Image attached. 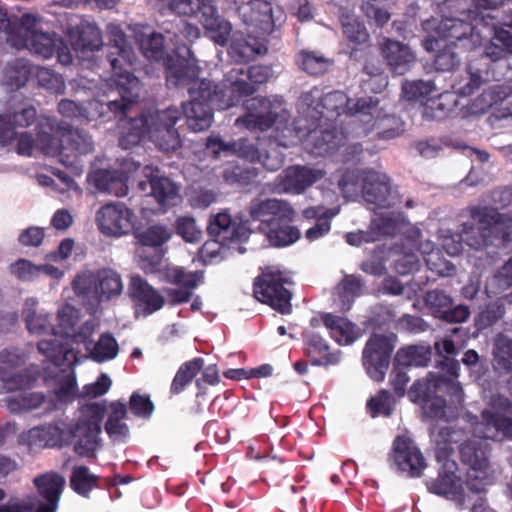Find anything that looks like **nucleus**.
<instances>
[{
	"label": "nucleus",
	"instance_id": "obj_17",
	"mask_svg": "<svg viewBox=\"0 0 512 512\" xmlns=\"http://www.w3.org/2000/svg\"><path fill=\"white\" fill-rule=\"evenodd\" d=\"M107 34L116 49L117 57H111L110 64L112 76L102 83L110 94H117L124 99L137 100L139 97V80L130 73L127 67H131L134 61V53L126 42V36L119 24L107 25Z\"/></svg>",
	"mask_w": 512,
	"mask_h": 512
},
{
	"label": "nucleus",
	"instance_id": "obj_20",
	"mask_svg": "<svg viewBox=\"0 0 512 512\" xmlns=\"http://www.w3.org/2000/svg\"><path fill=\"white\" fill-rule=\"evenodd\" d=\"M292 280L288 272L278 267H267L254 282V296L282 314L291 310Z\"/></svg>",
	"mask_w": 512,
	"mask_h": 512
},
{
	"label": "nucleus",
	"instance_id": "obj_8",
	"mask_svg": "<svg viewBox=\"0 0 512 512\" xmlns=\"http://www.w3.org/2000/svg\"><path fill=\"white\" fill-rule=\"evenodd\" d=\"M472 224H464L461 234L441 235V245L450 256L458 255L462 242L479 249L493 243V238L502 244L512 242V217L498 213L495 209L476 207L471 210Z\"/></svg>",
	"mask_w": 512,
	"mask_h": 512
},
{
	"label": "nucleus",
	"instance_id": "obj_47",
	"mask_svg": "<svg viewBox=\"0 0 512 512\" xmlns=\"http://www.w3.org/2000/svg\"><path fill=\"white\" fill-rule=\"evenodd\" d=\"M431 357V350L424 345H411L398 350L395 361L402 367L426 366Z\"/></svg>",
	"mask_w": 512,
	"mask_h": 512
},
{
	"label": "nucleus",
	"instance_id": "obj_60",
	"mask_svg": "<svg viewBox=\"0 0 512 512\" xmlns=\"http://www.w3.org/2000/svg\"><path fill=\"white\" fill-rule=\"evenodd\" d=\"M129 408L135 416L145 419L149 418L154 411V405L150 400V397L138 392H134L131 395Z\"/></svg>",
	"mask_w": 512,
	"mask_h": 512
},
{
	"label": "nucleus",
	"instance_id": "obj_58",
	"mask_svg": "<svg viewBox=\"0 0 512 512\" xmlns=\"http://www.w3.org/2000/svg\"><path fill=\"white\" fill-rule=\"evenodd\" d=\"M176 233L189 243L199 242L202 238V231L191 216H180L175 222Z\"/></svg>",
	"mask_w": 512,
	"mask_h": 512
},
{
	"label": "nucleus",
	"instance_id": "obj_35",
	"mask_svg": "<svg viewBox=\"0 0 512 512\" xmlns=\"http://www.w3.org/2000/svg\"><path fill=\"white\" fill-rule=\"evenodd\" d=\"M393 460L397 468L411 477H419L426 467L425 459L415 443L398 436L393 443Z\"/></svg>",
	"mask_w": 512,
	"mask_h": 512
},
{
	"label": "nucleus",
	"instance_id": "obj_28",
	"mask_svg": "<svg viewBox=\"0 0 512 512\" xmlns=\"http://www.w3.org/2000/svg\"><path fill=\"white\" fill-rule=\"evenodd\" d=\"M326 176V171L309 165H292L275 179L274 192L292 195L303 194L309 187Z\"/></svg>",
	"mask_w": 512,
	"mask_h": 512
},
{
	"label": "nucleus",
	"instance_id": "obj_15",
	"mask_svg": "<svg viewBox=\"0 0 512 512\" xmlns=\"http://www.w3.org/2000/svg\"><path fill=\"white\" fill-rule=\"evenodd\" d=\"M338 186L345 198L353 199L361 192L364 200L379 210L394 208L400 203V197L391 189L387 175L379 171H347Z\"/></svg>",
	"mask_w": 512,
	"mask_h": 512
},
{
	"label": "nucleus",
	"instance_id": "obj_40",
	"mask_svg": "<svg viewBox=\"0 0 512 512\" xmlns=\"http://www.w3.org/2000/svg\"><path fill=\"white\" fill-rule=\"evenodd\" d=\"M199 21L205 34L220 46H225L232 31L231 23L219 15L213 4H204L199 7Z\"/></svg>",
	"mask_w": 512,
	"mask_h": 512
},
{
	"label": "nucleus",
	"instance_id": "obj_46",
	"mask_svg": "<svg viewBox=\"0 0 512 512\" xmlns=\"http://www.w3.org/2000/svg\"><path fill=\"white\" fill-rule=\"evenodd\" d=\"M362 283L359 277L347 275L335 287L334 302L341 310H349L356 297L361 294Z\"/></svg>",
	"mask_w": 512,
	"mask_h": 512
},
{
	"label": "nucleus",
	"instance_id": "obj_63",
	"mask_svg": "<svg viewBox=\"0 0 512 512\" xmlns=\"http://www.w3.org/2000/svg\"><path fill=\"white\" fill-rule=\"evenodd\" d=\"M426 304L431 308L433 313L442 318L447 308L452 305V299L443 291H429L425 296Z\"/></svg>",
	"mask_w": 512,
	"mask_h": 512
},
{
	"label": "nucleus",
	"instance_id": "obj_33",
	"mask_svg": "<svg viewBox=\"0 0 512 512\" xmlns=\"http://www.w3.org/2000/svg\"><path fill=\"white\" fill-rule=\"evenodd\" d=\"M96 325L93 321H86L80 328L77 339H79L78 346L83 345L87 356L93 361L102 363L114 359L118 354V343L115 338L110 334H102L98 341L93 343L90 338L92 337Z\"/></svg>",
	"mask_w": 512,
	"mask_h": 512
},
{
	"label": "nucleus",
	"instance_id": "obj_22",
	"mask_svg": "<svg viewBox=\"0 0 512 512\" xmlns=\"http://www.w3.org/2000/svg\"><path fill=\"white\" fill-rule=\"evenodd\" d=\"M73 288L80 296L103 301L119 296L122 293L123 284L116 271L101 269L78 274L73 281Z\"/></svg>",
	"mask_w": 512,
	"mask_h": 512
},
{
	"label": "nucleus",
	"instance_id": "obj_34",
	"mask_svg": "<svg viewBox=\"0 0 512 512\" xmlns=\"http://www.w3.org/2000/svg\"><path fill=\"white\" fill-rule=\"evenodd\" d=\"M58 324L55 326L54 340L57 341L58 355L62 357L60 353L61 344L64 349H73L77 353V363L80 361L82 356L80 355L78 347L79 339L78 334L80 328L83 326H77L79 321V311L69 304L63 305L57 313Z\"/></svg>",
	"mask_w": 512,
	"mask_h": 512
},
{
	"label": "nucleus",
	"instance_id": "obj_52",
	"mask_svg": "<svg viewBox=\"0 0 512 512\" xmlns=\"http://www.w3.org/2000/svg\"><path fill=\"white\" fill-rule=\"evenodd\" d=\"M512 285V258L509 259L486 285L488 294L496 295L498 292L509 288ZM503 300L512 304V292L504 296Z\"/></svg>",
	"mask_w": 512,
	"mask_h": 512
},
{
	"label": "nucleus",
	"instance_id": "obj_39",
	"mask_svg": "<svg viewBox=\"0 0 512 512\" xmlns=\"http://www.w3.org/2000/svg\"><path fill=\"white\" fill-rule=\"evenodd\" d=\"M129 292L136 312L144 316L159 310L164 304V298L140 276L131 277Z\"/></svg>",
	"mask_w": 512,
	"mask_h": 512
},
{
	"label": "nucleus",
	"instance_id": "obj_27",
	"mask_svg": "<svg viewBox=\"0 0 512 512\" xmlns=\"http://www.w3.org/2000/svg\"><path fill=\"white\" fill-rule=\"evenodd\" d=\"M139 169V164L131 159H123L118 169H98L91 172L88 181L99 192L124 197L128 194L130 175Z\"/></svg>",
	"mask_w": 512,
	"mask_h": 512
},
{
	"label": "nucleus",
	"instance_id": "obj_10",
	"mask_svg": "<svg viewBox=\"0 0 512 512\" xmlns=\"http://www.w3.org/2000/svg\"><path fill=\"white\" fill-rule=\"evenodd\" d=\"M41 18L34 14H24L19 23L11 22L7 11L0 3V30L7 34V41L17 49H28L44 59L51 58L55 53L62 65L72 63V54L61 38L41 31Z\"/></svg>",
	"mask_w": 512,
	"mask_h": 512
},
{
	"label": "nucleus",
	"instance_id": "obj_61",
	"mask_svg": "<svg viewBox=\"0 0 512 512\" xmlns=\"http://www.w3.org/2000/svg\"><path fill=\"white\" fill-rule=\"evenodd\" d=\"M10 272L21 281H32L40 276L39 265L26 259H19L10 265Z\"/></svg>",
	"mask_w": 512,
	"mask_h": 512
},
{
	"label": "nucleus",
	"instance_id": "obj_38",
	"mask_svg": "<svg viewBox=\"0 0 512 512\" xmlns=\"http://www.w3.org/2000/svg\"><path fill=\"white\" fill-rule=\"evenodd\" d=\"M143 174L149 180L151 195L161 207H171L178 203L180 200L179 185L170 178L159 175L158 169L153 166H145Z\"/></svg>",
	"mask_w": 512,
	"mask_h": 512
},
{
	"label": "nucleus",
	"instance_id": "obj_31",
	"mask_svg": "<svg viewBox=\"0 0 512 512\" xmlns=\"http://www.w3.org/2000/svg\"><path fill=\"white\" fill-rule=\"evenodd\" d=\"M457 464L453 460L445 459L435 479L427 481V488L431 493L453 501L460 509L465 507L466 495L460 478L456 475Z\"/></svg>",
	"mask_w": 512,
	"mask_h": 512
},
{
	"label": "nucleus",
	"instance_id": "obj_29",
	"mask_svg": "<svg viewBox=\"0 0 512 512\" xmlns=\"http://www.w3.org/2000/svg\"><path fill=\"white\" fill-rule=\"evenodd\" d=\"M248 212V223L259 222L258 229L265 232L269 227L278 223H290L295 217V211L289 202L282 199H253Z\"/></svg>",
	"mask_w": 512,
	"mask_h": 512
},
{
	"label": "nucleus",
	"instance_id": "obj_30",
	"mask_svg": "<svg viewBox=\"0 0 512 512\" xmlns=\"http://www.w3.org/2000/svg\"><path fill=\"white\" fill-rule=\"evenodd\" d=\"M170 236L169 230L161 225L150 226L137 233V238L142 244V247L137 250V256L139 265L145 273L160 272L163 267L162 256L157 250L151 252V248L161 246L169 240Z\"/></svg>",
	"mask_w": 512,
	"mask_h": 512
},
{
	"label": "nucleus",
	"instance_id": "obj_43",
	"mask_svg": "<svg viewBox=\"0 0 512 512\" xmlns=\"http://www.w3.org/2000/svg\"><path fill=\"white\" fill-rule=\"evenodd\" d=\"M127 416V407L124 402H111L108 406L105 431L113 442H126L129 437V428L124 422Z\"/></svg>",
	"mask_w": 512,
	"mask_h": 512
},
{
	"label": "nucleus",
	"instance_id": "obj_49",
	"mask_svg": "<svg viewBox=\"0 0 512 512\" xmlns=\"http://www.w3.org/2000/svg\"><path fill=\"white\" fill-rule=\"evenodd\" d=\"M164 275L168 282L189 290L195 289L204 278L202 271H187L179 266L166 268Z\"/></svg>",
	"mask_w": 512,
	"mask_h": 512
},
{
	"label": "nucleus",
	"instance_id": "obj_2",
	"mask_svg": "<svg viewBox=\"0 0 512 512\" xmlns=\"http://www.w3.org/2000/svg\"><path fill=\"white\" fill-rule=\"evenodd\" d=\"M245 114L235 120L237 127H244L248 130H267L270 127L275 128L273 139L268 142L269 150L263 154L260 149H264L265 142L257 139L252 142L248 139H239L232 143L224 142L219 136H210L206 142V149L214 156L221 153L225 155H237L250 162H259L267 170L275 171L279 169L284 156L277 151V147L287 148L281 144L284 135L289 136L285 126H289V112L285 102L280 96L270 97H252L244 102Z\"/></svg>",
	"mask_w": 512,
	"mask_h": 512
},
{
	"label": "nucleus",
	"instance_id": "obj_32",
	"mask_svg": "<svg viewBox=\"0 0 512 512\" xmlns=\"http://www.w3.org/2000/svg\"><path fill=\"white\" fill-rule=\"evenodd\" d=\"M401 226L400 214L392 211L375 213L368 231L347 233L345 238L350 245L359 246L363 243L378 241L385 236H393L400 231Z\"/></svg>",
	"mask_w": 512,
	"mask_h": 512
},
{
	"label": "nucleus",
	"instance_id": "obj_21",
	"mask_svg": "<svg viewBox=\"0 0 512 512\" xmlns=\"http://www.w3.org/2000/svg\"><path fill=\"white\" fill-rule=\"evenodd\" d=\"M34 484L43 501L26 503L22 500L12 499L0 506V512H56L65 478L55 472H48L34 479ZM5 492L0 488V501Z\"/></svg>",
	"mask_w": 512,
	"mask_h": 512
},
{
	"label": "nucleus",
	"instance_id": "obj_16",
	"mask_svg": "<svg viewBox=\"0 0 512 512\" xmlns=\"http://www.w3.org/2000/svg\"><path fill=\"white\" fill-rule=\"evenodd\" d=\"M259 11L246 6L239 7V14L247 25V38L235 34L229 49L233 59L246 62L257 55L266 53L265 36L273 31L272 7L268 2H261Z\"/></svg>",
	"mask_w": 512,
	"mask_h": 512
},
{
	"label": "nucleus",
	"instance_id": "obj_5",
	"mask_svg": "<svg viewBox=\"0 0 512 512\" xmlns=\"http://www.w3.org/2000/svg\"><path fill=\"white\" fill-rule=\"evenodd\" d=\"M272 76L269 66L253 65L248 68L238 65L229 70L221 84L214 86L202 79L188 89L190 101L183 105V113L188 127L194 131H203L212 123V108L227 109L234 106L241 97L252 95L255 84H262Z\"/></svg>",
	"mask_w": 512,
	"mask_h": 512
},
{
	"label": "nucleus",
	"instance_id": "obj_45",
	"mask_svg": "<svg viewBox=\"0 0 512 512\" xmlns=\"http://www.w3.org/2000/svg\"><path fill=\"white\" fill-rule=\"evenodd\" d=\"M305 350L314 365H332L340 360V352H330L326 341L317 334L306 336Z\"/></svg>",
	"mask_w": 512,
	"mask_h": 512
},
{
	"label": "nucleus",
	"instance_id": "obj_42",
	"mask_svg": "<svg viewBox=\"0 0 512 512\" xmlns=\"http://www.w3.org/2000/svg\"><path fill=\"white\" fill-rule=\"evenodd\" d=\"M322 321L331 338L340 345H350L362 335L361 329L344 317L327 313L322 316Z\"/></svg>",
	"mask_w": 512,
	"mask_h": 512
},
{
	"label": "nucleus",
	"instance_id": "obj_13",
	"mask_svg": "<svg viewBox=\"0 0 512 512\" xmlns=\"http://www.w3.org/2000/svg\"><path fill=\"white\" fill-rule=\"evenodd\" d=\"M135 39L145 58L152 61H163L167 70V83L173 86L189 85L197 79L199 68L197 61L188 46L177 48L175 57L164 58V38L162 34L153 32L145 25H135L133 28Z\"/></svg>",
	"mask_w": 512,
	"mask_h": 512
},
{
	"label": "nucleus",
	"instance_id": "obj_37",
	"mask_svg": "<svg viewBox=\"0 0 512 512\" xmlns=\"http://www.w3.org/2000/svg\"><path fill=\"white\" fill-rule=\"evenodd\" d=\"M379 50L389 69L397 75H404L416 62L414 51L397 40L383 38Z\"/></svg>",
	"mask_w": 512,
	"mask_h": 512
},
{
	"label": "nucleus",
	"instance_id": "obj_11",
	"mask_svg": "<svg viewBox=\"0 0 512 512\" xmlns=\"http://www.w3.org/2000/svg\"><path fill=\"white\" fill-rule=\"evenodd\" d=\"M485 37L489 39L482 50H475L469 59L466 70L453 75L452 89L459 96H470L491 77V63L512 54V36L496 24L485 27Z\"/></svg>",
	"mask_w": 512,
	"mask_h": 512
},
{
	"label": "nucleus",
	"instance_id": "obj_44",
	"mask_svg": "<svg viewBox=\"0 0 512 512\" xmlns=\"http://www.w3.org/2000/svg\"><path fill=\"white\" fill-rule=\"evenodd\" d=\"M510 96L507 95V89L504 86H493L487 90H484L470 105L469 114L470 115H478L484 113L488 108L492 107L500 103L501 110L497 117L501 118L500 115L502 113H508L511 111V108L508 104V98Z\"/></svg>",
	"mask_w": 512,
	"mask_h": 512
},
{
	"label": "nucleus",
	"instance_id": "obj_56",
	"mask_svg": "<svg viewBox=\"0 0 512 512\" xmlns=\"http://www.w3.org/2000/svg\"><path fill=\"white\" fill-rule=\"evenodd\" d=\"M343 33L354 44H363L368 41L369 35L365 26L353 16H342Z\"/></svg>",
	"mask_w": 512,
	"mask_h": 512
},
{
	"label": "nucleus",
	"instance_id": "obj_54",
	"mask_svg": "<svg viewBox=\"0 0 512 512\" xmlns=\"http://www.w3.org/2000/svg\"><path fill=\"white\" fill-rule=\"evenodd\" d=\"M436 88L431 81H406L402 85V95L409 101H423L426 97L435 92Z\"/></svg>",
	"mask_w": 512,
	"mask_h": 512
},
{
	"label": "nucleus",
	"instance_id": "obj_36",
	"mask_svg": "<svg viewBox=\"0 0 512 512\" xmlns=\"http://www.w3.org/2000/svg\"><path fill=\"white\" fill-rule=\"evenodd\" d=\"M208 233L219 241H244L248 238L251 228L248 221L232 217L228 211H221L211 216L208 225Z\"/></svg>",
	"mask_w": 512,
	"mask_h": 512
},
{
	"label": "nucleus",
	"instance_id": "obj_62",
	"mask_svg": "<svg viewBox=\"0 0 512 512\" xmlns=\"http://www.w3.org/2000/svg\"><path fill=\"white\" fill-rule=\"evenodd\" d=\"M425 263L429 270L439 276H451L455 273L454 265L444 259L439 250L429 253L428 257L425 258Z\"/></svg>",
	"mask_w": 512,
	"mask_h": 512
},
{
	"label": "nucleus",
	"instance_id": "obj_7",
	"mask_svg": "<svg viewBox=\"0 0 512 512\" xmlns=\"http://www.w3.org/2000/svg\"><path fill=\"white\" fill-rule=\"evenodd\" d=\"M104 406L99 403L85 405L74 426L69 430L63 422L50 423L31 428L18 437V443L28 446L31 450L60 446L72 436L76 439L74 451L84 457H92L100 447L99 435Z\"/></svg>",
	"mask_w": 512,
	"mask_h": 512
},
{
	"label": "nucleus",
	"instance_id": "obj_9",
	"mask_svg": "<svg viewBox=\"0 0 512 512\" xmlns=\"http://www.w3.org/2000/svg\"><path fill=\"white\" fill-rule=\"evenodd\" d=\"M458 361L445 357L442 370L446 376H437L432 373L426 379L416 381L408 391L409 399L414 403L422 404L424 414L431 419L448 421L455 417V408L447 405L439 395L432 394L448 392L453 403L460 405L463 401V391L456 379L459 376Z\"/></svg>",
	"mask_w": 512,
	"mask_h": 512
},
{
	"label": "nucleus",
	"instance_id": "obj_1",
	"mask_svg": "<svg viewBox=\"0 0 512 512\" xmlns=\"http://www.w3.org/2000/svg\"><path fill=\"white\" fill-rule=\"evenodd\" d=\"M320 98L317 88L303 93L299 104V117L292 125L285 126L289 136L284 135L281 144L293 146L301 143L303 148L314 156L332 155L342 151L343 161L361 160L363 151L359 144L350 143L347 135L335 128L330 130L331 122L345 115L346 125L355 136L367 135L374 129H382L380 138L392 139L400 134L399 128L385 127L397 124L398 119L384 112L379 107V100L373 97H362L357 100L349 99L345 93L334 91L326 94L314 106V100ZM344 123V121H341Z\"/></svg>",
	"mask_w": 512,
	"mask_h": 512
},
{
	"label": "nucleus",
	"instance_id": "obj_25",
	"mask_svg": "<svg viewBox=\"0 0 512 512\" xmlns=\"http://www.w3.org/2000/svg\"><path fill=\"white\" fill-rule=\"evenodd\" d=\"M396 342L393 333L373 334L363 350V366L371 379L377 382L384 380L390 363V357Z\"/></svg>",
	"mask_w": 512,
	"mask_h": 512
},
{
	"label": "nucleus",
	"instance_id": "obj_59",
	"mask_svg": "<svg viewBox=\"0 0 512 512\" xmlns=\"http://www.w3.org/2000/svg\"><path fill=\"white\" fill-rule=\"evenodd\" d=\"M365 73L368 76L367 79H363L362 81L365 91L379 93L387 87L388 77L379 68H370V66L367 65L365 66Z\"/></svg>",
	"mask_w": 512,
	"mask_h": 512
},
{
	"label": "nucleus",
	"instance_id": "obj_55",
	"mask_svg": "<svg viewBox=\"0 0 512 512\" xmlns=\"http://www.w3.org/2000/svg\"><path fill=\"white\" fill-rule=\"evenodd\" d=\"M395 406V399L392 394L386 390H381L377 395L367 402V409L372 417L379 415L389 416Z\"/></svg>",
	"mask_w": 512,
	"mask_h": 512
},
{
	"label": "nucleus",
	"instance_id": "obj_57",
	"mask_svg": "<svg viewBox=\"0 0 512 512\" xmlns=\"http://www.w3.org/2000/svg\"><path fill=\"white\" fill-rule=\"evenodd\" d=\"M298 65L310 75H319L324 73L328 66L329 61L323 56L317 55L313 52L302 51L297 58Z\"/></svg>",
	"mask_w": 512,
	"mask_h": 512
},
{
	"label": "nucleus",
	"instance_id": "obj_4",
	"mask_svg": "<svg viewBox=\"0 0 512 512\" xmlns=\"http://www.w3.org/2000/svg\"><path fill=\"white\" fill-rule=\"evenodd\" d=\"M445 6L453 9L450 16L445 15L441 21L429 19L423 22V30L428 34L423 42L428 52L435 51V69L448 72L459 64L455 49L478 50L486 42L485 27L495 24L496 14L477 8L466 9V0H446Z\"/></svg>",
	"mask_w": 512,
	"mask_h": 512
},
{
	"label": "nucleus",
	"instance_id": "obj_12",
	"mask_svg": "<svg viewBox=\"0 0 512 512\" xmlns=\"http://www.w3.org/2000/svg\"><path fill=\"white\" fill-rule=\"evenodd\" d=\"M182 112L175 107L157 111L149 116H140L120 122L121 136L120 145L128 149L145 138H148L156 146L164 151H175L181 145L180 136L174 128L180 119Z\"/></svg>",
	"mask_w": 512,
	"mask_h": 512
},
{
	"label": "nucleus",
	"instance_id": "obj_18",
	"mask_svg": "<svg viewBox=\"0 0 512 512\" xmlns=\"http://www.w3.org/2000/svg\"><path fill=\"white\" fill-rule=\"evenodd\" d=\"M38 300L35 297L25 299L22 308V317L26 329L31 335L49 336V339H42L38 343L39 352L44 355L55 367H73L77 363V353L73 349H64L61 344L58 355L57 341L54 340L55 327L51 324V316L44 310L38 309Z\"/></svg>",
	"mask_w": 512,
	"mask_h": 512
},
{
	"label": "nucleus",
	"instance_id": "obj_48",
	"mask_svg": "<svg viewBox=\"0 0 512 512\" xmlns=\"http://www.w3.org/2000/svg\"><path fill=\"white\" fill-rule=\"evenodd\" d=\"M455 104L452 95L448 92L441 93L438 97L428 98L422 106V115L429 120L444 118Z\"/></svg>",
	"mask_w": 512,
	"mask_h": 512
},
{
	"label": "nucleus",
	"instance_id": "obj_41",
	"mask_svg": "<svg viewBox=\"0 0 512 512\" xmlns=\"http://www.w3.org/2000/svg\"><path fill=\"white\" fill-rule=\"evenodd\" d=\"M77 34L72 42L73 50L81 62H90L93 53L103 45L101 31L96 24L84 22L77 27Z\"/></svg>",
	"mask_w": 512,
	"mask_h": 512
},
{
	"label": "nucleus",
	"instance_id": "obj_19",
	"mask_svg": "<svg viewBox=\"0 0 512 512\" xmlns=\"http://www.w3.org/2000/svg\"><path fill=\"white\" fill-rule=\"evenodd\" d=\"M117 98H110L106 102L100 99V95L97 94V98L88 102L86 107H81L72 100L63 99L58 104V112L65 118L78 121L80 123L96 121L101 119L102 121H109L112 119H118L119 122L123 121V116H127L131 105L136 100L124 99L119 96Z\"/></svg>",
	"mask_w": 512,
	"mask_h": 512
},
{
	"label": "nucleus",
	"instance_id": "obj_3",
	"mask_svg": "<svg viewBox=\"0 0 512 512\" xmlns=\"http://www.w3.org/2000/svg\"><path fill=\"white\" fill-rule=\"evenodd\" d=\"M37 119L36 109L32 105L22 104L11 113L0 114V145L7 146L16 140V151L20 155L32 156L40 152L56 157L65 166L76 164L78 154H87L93 150L90 137L78 130L53 129L51 118L38 119L36 138L29 133L17 134V128L30 126Z\"/></svg>",
	"mask_w": 512,
	"mask_h": 512
},
{
	"label": "nucleus",
	"instance_id": "obj_51",
	"mask_svg": "<svg viewBox=\"0 0 512 512\" xmlns=\"http://www.w3.org/2000/svg\"><path fill=\"white\" fill-rule=\"evenodd\" d=\"M287 224L288 223H278L265 231L271 245L276 247L288 246L299 239V230Z\"/></svg>",
	"mask_w": 512,
	"mask_h": 512
},
{
	"label": "nucleus",
	"instance_id": "obj_24",
	"mask_svg": "<svg viewBox=\"0 0 512 512\" xmlns=\"http://www.w3.org/2000/svg\"><path fill=\"white\" fill-rule=\"evenodd\" d=\"M31 75L35 76L39 86L55 94L64 93L65 82L61 75L45 67H32L24 59H17L7 67L5 84L12 89H18L25 85Z\"/></svg>",
	"mask_w": 512,
	"mask_h": 512
},
{
	"label": "nucleus",
	"instance_id": "obj_6",
	"mask_svg": "<svg viewBox=\"0 0 512 512\" xmlns=\"http://www.w3.org/2000/svg\"><path fill=\"white\" fill-rule=\"evenodd\" d=\"M512 440V403L503 395L491 397L482 411L481 421L473 424V439L460 446L461 460L468 465L466 485L473 493H483L494 483V470L488 462L489 445L485 440Z\"/></svg>",
	"mask_w": 512,
	"mask_h": 512
},
{
	"label": "nucleus",
	"instance_id": "obj_14",
	"mask_svg": "<svg viewBox=\"0 0 512 512\" xmlns=\"http://www.w3.org/2000/svg\"><path fill=\"white\" fill-rule=\"evenodd\" d=\"M59 371L53 377L45 379L50 387L49 395L32 392L6 400L11 413H22L42 408L44 413L56 410L60 405L73 402L77 396V383L73 367H56Z\"/></svg>",
	"mask_w": 512,
	"mask_h": 512
},
{
	"label": "nucleus",
	"instance_id": "obj_26",
	"mask_svg": "<svg viewBox=\"0 0 512 512\" xmlns=\"http://www.w3.org/2000/svg\"><path fill=\"white\" fill-rule=\"evenodd\" d=\"M95 222L103 235L121 237L135 228L136 216L124 203L110 202L97 210Z\"/></svg>",
	"mask_w": 512,
	"mask_h": 512
},
{
	"label": "nucleus",
	"instance_id": "obj_23",
	"mask_svg": "<svg viewBox=\"0 0 512 512\" xmlns=\"http://www.w3.org/2000/svg\"><path fill=\"white\" fill-rule=\"evenodd\" d=\"M25 361L26 355L17 348L0 351V381L6 391L22 390L35 383L39 376L36 366L18 371Z\"/></svg>",
	"mask_w": 512,
	"mask_h": 512
},
{
	"label": "nucleus",
	"instance_id": "obj_64",
	"mask_svg": "<svg viewBox=\"0 0 512 512\" xmlns=\"http://www.w3.org/2000/svg\"><path fill=\"white\" fill-rule=\"evenodd\" d=\"M111 384L112 381L109 376L107 374H101L94 383L85 385L80 394L77 392L76 398L78 396L88 398H96L102 396L109 391Z\"/></svg>",
	"mask_w": 512,
	"mask_h": 512
},
{
	"label": "nucleus",
	"instance_id": "obj_50",
	"mask_svg": "<svg viewBox=\"0 0 512 512\" xmlns=\"http://www.w3.org/2000/svg\"><path fill=\"white\" fill-rule=\"evenodd\" d=\"M204 360L202 358H194L183 363L171 383L170 391L172 394H179L192 381L197 373L202 369Z\"/></svg>",
	"mask_w": 512,
	"mask_h": 512
},
{
	"label": "nucleus",
	"instance_id": "obj_53",
	"mask_svg": "<svg viewBox=\"0 0 512 512\" xmlns=\"http://www.w3.org/2000/svg\"><path fill=\"white\" fill-rule=\"evenodd\" d=\"M97 485V477L85 466L73 469L70 478L71 488L80 495L86 496Z\"/></svg>",
	"mask_w": 512,
	"mask_h": 512
}]
</instances>
